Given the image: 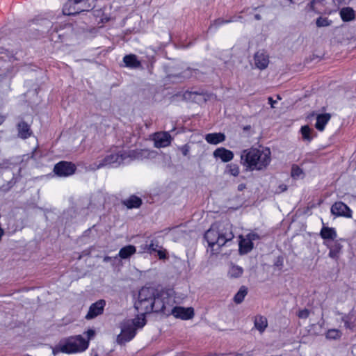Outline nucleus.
Masks as SVG:
<instances>
[{
    "instance_id": "f257e3e1",
    "label": "nucleus",
    "mask_w": 356,
    "mask_h": 356,
    "mask_svg": "<svg viewBox=\"0 0 356 356\" xmlns=\"http://www.w3.org/2000/svg\"><path fill=\"white\" fill-rule=\"evenodd\" d=\"M154 152L148 149H139L127 152L123 149H118L107 154L104 159L95 163L92 169L96 170L103 167L116 168L131 159H144L153 157Z\"/></svg>"
},
{
    "instance_id": "f03ea898",
    "label": "nucleus",
    "mask_w": 356,
    "mask_h": 356,
    "mask_svg": "<svg viewBox=\"0 0 356 356\" xmlns=\"http://www.w3.org/2000/svg\"><path fill=\"white\" fill-rule=\"evenodd\" d=\"M271 161V152L264 147L244 149L241 154V163L250 170L266 169Z\"/></svg>"
},
{
    "instance_id": "7ed1b4c3",
    "label": "nucleus",
    "mask_w": 356,
    "mask_h": 356,
    "mask_svg": "<svg viewBox=\"0 0 356 356\" xmlns=\"http://www.w3.org/2000/svg\"><path fill=\"white\" fill-rule=\"evenodd\" d=\"M234 238L232 225L228 221L216 222L204 234V238L212 251L218 249Z\"/></svg>"
},
{
    "instance_id": "20e7f679",
    "label": "nucleus",
    "mask_w": 356,
    "mask_h": 356,
    "mask_svg": "<svg viewBox=\"0 0 356 356\" xmlns=\"http://www.w3.org/2000/svg\"><path fill=\"white\" fill-rule=\"evenodd\" d=\"M88 348V340L81 335L64 338L55 347V350L67 354L84 352Z\"/></svg>"
},
{
    "instance_id": "39448f33",
    "label": "nucleus",
    "mask_w": 356,
    "mask_h": 356,
    "mask_svg": "<svg viewBox=\"0 0 356 356\" xmlns=\"http://www.w3.org/2000/svg\"><path fill=\"white\" fill-rule=\"evenodd\" d=\"M154 293L155 289L152 287H143L140 290L138 300L134 303L138 313L145 314L152 312Z\"/></svg>"
},
{
    "instance_id": "423d86ee",
    "label": "nucleus",
    "mask_w": 356,
    "mask_h": 356,
    "mask_svg": "<svg viewBox=\"0 0 356 356\" xmlns=\"http://www.w3.org/2000/svg\"><path fill=\"white\" fill-rule=\"evenodd\" d=\"M95 0H69L63 6L64 15H73L89 11L95 7Z\"/></svg>"
},
{
    "instance_id": "0eeeda50",
    "label": "nucleus",
    "mask_w": 356,
    "mask_h": 356,
    "mask_svg": "<svg viewBox=\"0 0 356 356\" xmlns=\"http://www.w3.org/2000/svg\"><path fill=\"white\" fill-rule=\"evenodd\" d=\"M173 298L170 296L167 292L159 293L155 289L154 295V305H152V312H162L164 314H168V309L170 305H173Z\"/></svg>"
},
{
    "instance_id": "6e6552de",
    "label": "nucleus",
    "mask_w": 356,
    "mask_h": 356,
    "mask_svg": "<svg viewBox=\"0 0 356 356\" xmlns=\"http://www.w3.org/2000/svg\"><path fill=\"white\" fill-rule=\"evenodd\" d=\"M132 323L124 321L121 327V332L117 337L119 343H124L133 339L136 334V330L131 326Z\"/></svg>"
},
{
    "instance_id": "1a4fd4ad",
    "label": "nucleus",
    "mask_w": 356,
    "mask_h": 356,
    "mask_svg": "<svg viewBox=\"0 0 356 356\" xmlns=\"http://www.w3.org/2000/svg\"><path fill=\"white\" fill-rule=\"evenodd\" d=\"M76 167L74 164L67 161L58 163L54 168V172L59 177H68L73 175Z\"/></svg>"
},
{
    "instance_id": "9d476101",
    "label": "nucleus",
    "mask_w": 356,
    "mask_h": 356,
    "mask_svg": "<svg viewBox=\"0 0 356 356\" xmlns=\"http://www.w3.org/2000/svg\"><path fill=\"white\" fill-rule=\"evenodd\" d=\"M171 314L176 318L187 320L191 318L193 315V309L191 307L184 308L182 307H174L170 305L168 309V314Z\"/></svg>"
},
{
    "instance_id": "9b49d317",
    "label": "nucleus",
    "mask_w": 356,
    "mask_h": 356,
    "mask_svg": "<svg viewBox=\"0 0 356 356\" xmlns=\"http://www.w3.org/2000/svg\"><path fill=\"white\" fill-rule=\"evenodd\" d=\"M172 140V136L167 131L157 132L153 135L154 146L157 148L166 147L169 146Z\"/></svg>"
},
{
    "instance_id": "f8f14e48",
    "label": "nucleus",
    "mask_w": 356,
    "mask_h": 356,
    "mask_svg": "<svg viewBox=\"0 0 356 356\" xmlns=\"http://www.w3.org/2000/svg\"><path fill=\"white\" fill-rule=\"evenodd\" d=\"M269 64V56L264 50L257 51L254 56V66L262 70L266 69Z\"/></svg>"
},
{
    "instance_id": "ddd939ff",
    "label": "nucleus",
    "mask_w": 356,
    "mask_h": 356,
    "mask_svg": "<svg viewBox=\"0 0 356 356\" xmlns=\"http://www.w3.org/2000/svg\"><path fill=\"white\" fill-rule=\"evenodd\" d=\"M331 212L337 216L352 218V211L342 202H335L331 207Z\"/></svg>"
},
{
    "instance_id": "4468645a",
    "label": "nucleus",
    "mask_w": 356,
    "mask_h": 356,
    "mask_svg": "<svg viewBox=\"0 0 356 356\" xmlns=\"http://www.w3.org/2000/svg\"><path fill=\"white\" fill-rule=\"evenodd\" d=\"M149 254H152L156 253L159 259H165L167 258V251L163 247L159 245L156 238L148 241Z\"/></svg>"
},
{
    "instance_id": "2eb2a0df",
    "label": "nucleus",
    "mask_w": 356,
    "mask_h": 356,
    "mask_svg": "<svg viewBox=\"0 0 356 356\" xmlns=\"http://www.w3.org/2000/svg\"><path fill=\"white\" fill-rule=\"evenodd\" d=\"M106 302L104 300H99L92 304L89 308L88 314L86 315V318L88 320L92 319L102 314Z\"/></svg>"
},
{
    "instance_id": "dca6fc26",
    "label": "nucleus",
    "mask_w": 356,
    "mask_h": 356,
    "mask_svg": "<svg viewBox=\"0 0 356 356\" xmlns=\"http://www.w3.org/2000/svg\"><path fill=\"white\" fill-rule=\"evenodd\" d=\"M213 156L220 159L222 162H229L234 158V153L224 147H218L213 152Z\"/></svg>"
},
{
    "instance_id": "f3484780",
    "label": "nucleus",
    "mask_w": 356,
    "mask_h": 356,
    "mask_svg": "<svg viewBox=\"0 0 356 356\" xmlns=\"http://www.w3.org/2000/svg\"><path fill=\"white\" fill-rule=\"evenodd\" d=\"M331 117V114L327 113L317 114L316 116L315 128L320 131H323L325 129V125L330 120Z\"/></svg>"
},
{
    "instance_id": "a211bd4d",
    "label": "nucleus",
    "mask_w": 356,
    "mask_h": 356,
    "mask_svg": "<svg viewBox=\"0 0 356 356\" xmlns=\"http://www.w3.org/2000/svg\"><path fill=\"white\" fill-rule=\"evenodd\" d=\"M123 62L126 67L137 69L141 67V62L135 54L126 55L123 58Z\"/></svg>"
},
{
    "instance_id": "6ab92c4d",
    "label": "nucleus",
    "mask_w": 356,
    "mask_h": 356,
    "mask_svg": "<svg viewBox=\"0 0 356 356\" xmlns=\"http://www.w3.org/2000/svg\"><path fill=\"white\" fill-rule=\"evenodd\" d=\"M241 16L238 17H232L229 19L224 20L222 19L218 18L216 20H214L209 26V31L210 32H214L216 31L220 26H221L223 24H226L230 22H234L238 21V19H241Z\"/></svg>"
},
{
    "instance_id": "aec40b11",
    "label": "nucleus",
    "mask_w": 356,
    "mask_h": 356,
    "mask_svg": "<svg viewBox=\"0 0 356 356\" xmlns=\"http://www.w3.org/2000/svg\"><path fill=\"white\" fill-rule=\"evenodd\" d=\"M239 238V250L241 253L247 254L250 252L253 248V243L250 241L247 236H240Z\"/></svg>"
},
{
    "instance_id": "412c9836",
    "label": "nucleus",
    "mask_w": 356,
    "mask_h": 356,
    "mask_svg": "<svg viewBox=\"0 0 356 356\" xmlns=\"http://www.w3.org/2000/svg\"><path fill=\"white\" fill-rule=\"evenodd\" d=\"M205 140L208 143L217 145L225 140V136L221 133L208 134L205 136Z\"/></svg>"
},
{
    "instance_id": "4be33fe9",
    "label": "nucleus",
    "mask_w": 356,
    "mask_h": 356,
    "mask_svg": "<svg viewBox=\"0 0 356 356\" xmlns=\"http://www.w3.org/2000/svg\"><path fill=\"white\" fill-rule=\"evenodd\" d=\"M243 273V268L233 264H231L227 270V276L229 278H238Z\"/></svg>"
},
{
    "instance_id": "5701e85b",
    "label": "nucleus",
    "mask_w": 356,
    "mask_h": 356,
    "mask_svg": "<svg viewBox=\"0 0 356 356\" xmlns=\"http://www.w3.org/2000/svg\"><path fill=\"white\" fill-rule=\"evenodd\" d=\"M18 134L22 138H27L31 135L29 125L24 122H21L18 124Z\"/></svg>"
},
{
    "instance_id": "b1692460",
    "label": "nucleus",
    "mask_w": 356,
    "mask_h": 356,
    "mask_svg": "<svg viewBox=\"0 0 356 356\" xmlns=\"http://www.w3.org/2000/svg\"><path fill=\"white\" fill-rule=\"evenodd\" d=\"M254 327L260 332H263L268 326L267 318L263 316H257L254 318Z\"/></svg>"
},
{
    "instance_id": "393cba45",
    "label": "nucleus",
    "mask_w": 356,
    "mask_h": 356,
    "mask_svg": "<svg viewBox=\"0 0 356 356\" xmlns=\"http://www.w3.org/2000/svg\"><path fill=\"white\" fill-rule=\"evenodd\" d=\"M320 235L325 240H334L337 237L335 229L328 227H323L321 230Z\"/></svg>"
},
{
    "instance_id": "a878e982",
    "label": "nucleus",
    "mask_w": 356,
    "mask_h": 356,
    "mask_svg": "<svg viewBox=\"0 0 356 356\" xmlns=\"http://www.w3.org/2000/svg\"><path fill=\"white\" fill-rule=\"evenodd\" d=\"M170 235L172 237L174 241H177L185 236L186 231L182 226H177L170 230Z\"/></svg>"
},
{
    "instance_id": "bb28decb",
    "label": "nucleus",
    "mask_w": 356,
    "mask_h": 356,
    "mask_svg": "<svg viewBox=\"0 0 356 356\" xmlns=\"http://www.w3.org/2000/svg\"><path fill=\"white\" fill-rule=\"evenodd\" d=\"M136 252V247L131 245H127L120 249L118 256L121 259H127Z\"/></svg>"
},
{
    "instance_id": "cd10ccee",
    "label": "nucleus",
    "mask_w": 356,
    "mask_h": 356,
    "mask_svg": "<svg viewBox=\"0 0 356 356\" xmlns=\"http://www.w3.org/2000/svg\"><path fill=\"white\" fill-rule=\"evenodd\" d=\"M340 16L343 21L348 22L355 18V12L353 9L350 7L343 8L340 10Z\"/></svg>"
},
{
    "instance_id": "c85d7f7f",
    "label": "nucleus",
    "mask_w": 356,
    "mask_h": 356,
    "mask_svg": "<svg viewBox=\"0 0 356 356\" xmlns=\"http://www.w3.org/2000/svg\"><path fill=\"white\" fill-rule=\"evenodd\" d=\"M135 318L131 320H127L128 322H131V326L134 327V329L142 328L146 323L145 314L139 313Z\"/></svg>"
},
{
    "instance_id": "c756f323",
    "label": "nucleus",
    "mask_w": 356,
    "mask_h": 356,
    "mask_svg": "<svg viewBox=\"0 0 356 356\" xmlns=\"http://www.w3.org/2000/svg\"><path fill=\"white\" fill-rule=\"evenodd\" d=\"M325 338L327 340L338 341L340 340L342 336V332L339 329H329L325 332Z\"/></svg>"
},
{
    "instance_id": "7c9ffc66",
    "label": "nucleus",
    "mask_w": 356,
    "mask_h": 356,
    "mask_svg": "<svg viewBox=\"0 0 356 356\" xmlns=\"http://www.w3.org/2000/svg\"><path fill=\"white\" fill-rule=\"evenodd\" d=\"M124 204L129 209L138 208L142 204V200L137 196L131 195L124 201Z\"/></svg>"
},
{
    "instance_id": "2f4dec72",
    "label": "nucleus",
    "mask_w": 356,
    "mask_h": 356,
    "mask_svg": "<svg viewBox=\"0 0 356 356\" xmlns=\"http://www.w3.org/2000/svg\"><path fill=\"white\" fill-rule=\"evenodd\" d=\"M247 293L248 289L244 286H241L234 297V302L237 304L241 303L243 301Z\"/></svg>"
},
{
    "instance_id": "473e14b6",
    "label": "nucleus",
    "mask_w": 356,
    "mask_h": 356,
    "mask_svg": "<svg viewBox=\"0 0 356 356\" xmlns=\"http://www.w3.org/2000/svg\"><path fill=\"white\" fill-rule=\"evenodd\" d=\"M327 246L330 248L329 256L331 258L337 259L341 249V245L336 243L334 245H327Z\"/></svg>"
},
{
    "instance_id": "72a5a7b5",
    "label": "nucleus",
    "mask_w": 356,
    "mask_h": 356,
    "mask_svg": "<svg viewBox=\"0 0 356 356\" xmlns=\"http://www.w3.org/2000/svg\"><path fill=\"white\" fill-rule=\"evenodd\" d=\"M291 176L294 179H300L303 177L304 173L300 167L297 165H293L291 169Z\"/></svg>"
},
{
    "instance_id": "f704fd0d",
    "label": "nucleus",
    "mask_w": 356,
    "mask_h": 356,
    "mask_svg": "<svg viewBox=\"0 0 356 356\" xmlns=\"http://www.w3.org/2000/svg\"><path fill=\"white\" fill-rule=\"evenodd\" d=\"M302 138L305 140H310V128L308 125H305L301 127L300 129Z\"/></svg>"
},
{
    "instance_id": "c9c22d12",
    "label": "nucleus",
    "mask_w": 356,
    "mask_h": 356,
    "mask_svg": "<svg viewBox=\"0 0 356 356\" xmlns=\"http://www.w3.org/2000/svg\"><path fill=\"white\" fill-rule=\"evenodd\" d=\"M227 172L230 175L236 177L239 174V168L237 165L230 164L227 166Z\"/></svg>"
},
{
    "instance_id": "e433bc0d",
    "label": "nucleus",
    "mask_w": 356,
    "mask_h": 356,
    "mask_svg": "<svg viewBox=\"0 0 356 356\" xmlns=\"http://www.w3.org/2000/svg\"><path fill=\"white\" fill-rule=\"evenodd\" d=\"M331 21H330L327 17H319L316 20V25L318 27L327 26L330 24Z\"/></svg>"
},
{
    "instance_id": "4c0bfd02",
    "label": "nucleus",
    "mask_w": 356,
    "mask_h": 356,
    "mask_svg": "<svg viewBox=\"0 0 356 356\" xmlns=\"http://www.w3.org/2000/svg\"><path fill=\"white\" fill-rule=\"evenodd\" d=\"M12 54L7 49L1 48L0 51V58L4 59L6 57H10Z\"/></svg>"
},
{
    "instance_id": "58836bf2",
    "label": "nucleus",
    "mask_w": 356,
    "mask_h": 356,
    "mask_svg": "<svg viewBox=\"0 0 356 356\" xmlns=\"http://www.w3.org/2000/svg\"><path fill=\"white\" fill-rule=\"evenodd\" d=\"M309 311L307 309L300 310L298 313V317L300 318H307V317H309Z\"/></svg>"
},
{
    "instance_id": "ea45409f",
    "label": "nucleus",
    "mask_w": 356,
    "mask_h": 356,
    "mask_svg": "<svg viewBox=\"0 0 356 356\" xmlns=\"http://www.w3.org/2000/svg\"><path fill=\"white\" fill-rule=\"evenodd\" d=\"M246 236L248 238H250V241L252 243L254 241L259 240L260 238L259 236L258 235V234H257L255 232H250V233L248 234Z\"/></svg>"
},
{
    "instance_id": "a19ab883",
    "label": "nucleus",
    "mask_w": 356,
    "mask_h": 356,
    "mask_svg": "<svg viewBox=\"0 0 356 356\" xmlns=\"http://www.w3.org/2000/svg\"><path fill=\"white\" fill-rule=\"evenodd\" d=\"M149 253V248H148V241L145 242V243L140 245L139 253Z\"/></svg>"
},
{
    "instance_id": "79ce46f5",
    "label": "nucleus",
    "mask_w": 356,
    "mask_h": 356,
    "mask_svg": "<svg viewBox=\"0 0 356 356\" xmlns=\"http://www.w3.org/2000/svg\"><path fill=\"white\" fill-rule=\"evenodd\" d=\"M84 334L87 337V339H86V340H88V342H89L90 340L94 337V336L95 334V332L94 330L89 329L86 332H84Z\"/></svg>"
},
{
    "instance_id": "37998d69",
    "label": "nucleus",
    "mask_w": 356,
    "mask_h": 356,
    "mask_svg": "<svg viewBox=\"0 0 356 356\" xmlns=\"http://www.w3.org/2000/svg\"><path fill=\"white\" fill-rule=\"evenodd\" d=\"M343 321L344 322V327L347 329H353V325L350 323V321L347 319L346 317L343 318Z\"/></svg>"
},
{
    "instance_id": "c03bdc74",
    "label": "nucleus",
    "mask_w": 356,
    "mask_h": 356,
    "mask_svg": "<svg viewBox=\"0 0 356 356\" xmlns=\"http://www.w3.org/2000/svg\"><path fill=\"white\" fill-rule=\"evenodd\" d=\"M180 149L181 150L183 155H184V156H186L188 154L189 150H190V147L187 145L182 146Z\"/></svg>"
},
{
    "instance_id": "a18cd8bd",
    "label": "nucleus",
    "mask_w": 356,
    "mask_h": 356,
    "mask_svg": "<svg viewBox=\"0 0 356 356\" xmlns=\"http://www.w3.org/2000/svg\"><path fill=\"white\" fill-rule=\"evenodd\" d=\"M268 103L270 104V107L275 108V104L277 103V100H274L273 99V97H269L268 98Z\"/></svg>"
},
{
    "instance_id": "49530a36",
    "label": "nucleus",
    "mask_w": 356,
    "mask_h": 356,
    "mask_svg": "<svg viewBox=\"0 0 356 356\" xmlns=\"http://www.w3.org/2000/svg\"><path fill=\"white\" fill-rule=\"evenodd\" d=\"M110 18L107 16H102L100 17L99 19V22L104 24V23H106L109 21Z\"/></svg>"
},
{
    "instance_id": "de8ad7c7",
    "label": "nucleus",
    "mask_w": 356,
    "mask_h": 356,
    "mask_svg": "<svg viewBox=\"0 0 356 356\" xmlns=\"http://www.w3.org/2000/svg\"><path fill=\"white\" fill-rule=\"evenodd\" d=\"M279 188H280V191L283 192L286 190V185H280Z\"/></svg>"
},
{
    "instance_id": "09e8293b",
    "label": "nucleus",
    "mask_w": 356,
    "mask_h": 356,
    "mask_svg": "<svg viewBox=\"0 0 356 356\" xmlns=\"http://www.w3.org/2000/svg\"><path fill=\"white\" fill-rule=\"evenodd\" d=\"M111 260V258L110 257H105L104 258V261H105V262H108V261H109Z\"/></svg>"
},
{
    "instance_id": "8fccbe9b",
    "label": "nucleus",
    "mask_w": 356,
    "mask_h": 356,
    "mask_svg": "<svg viewBox=\"0 0 356 356\" xmlns=\"http://www.w3.org/2000/svg\"><path fill=\"white\" fill-rule=\"evenodd\" d=\"M4 117L2 115H0V124H1L4 122Z\"/></svg>"
},
{
    "instance_id": "3c124183",
    "label": "nucleus",
    "mask_w": 356,
    "mask_h": 356,
    "mask_svg": "<svg viewBox=\"0 0 356 356\" xmlns=\"http://www.w3.org/2000/svg\"><path fill=\"white\" fill-rule=\"evenodd\" d=\"M185 74H186V75L184 76V77H188V74L191 73V71L190 70H188L187 72H184Z\"/></svg>"
},
{
    "instance_id": "603ef678",
    "label": "nucleus",
    "mask_w": 356,
    "mask_h": 356,
    "mask_svg": "<svg viewBox=\"0 0 356 356\" xmlns=\"http://www.w3.org/2000/svg\"><path fill=\"white\" fill-rule=\"evenodd\" d=\"M254 18H255L256 19H257V20H259V19H261V17H260L259 15H258V14H257V15H254Z\"/></svg>"
},
{
    "instance_id": "864d4df0",
    "label": "nucleus",
    "mask_w": 356,
    "mask_h": 356,
    "mask_svg": "<svg viewBox=\"0 0 356 356\" xmlns=\"http://www.w3.org/2000/svg\"><path fill=\"white\" fill-rule=\"evenodd\" d=\"M307 6L308 7H312V1H309L308 3H307Z\"/></svg>"
},
{
    "instance_id": "5fc2aeb1",
    "label": "nucleus",
    "mask_w": 356,
    "mask_h": 356,
    "mask_svg": "<svg viewBox=\"0 0 356 356\" xmlns=\"http://www.w3.org/2000/svg\"><path fill=\"white\" fill-rule=\"evenodd\" d=\"M242 188H243V186H242V185H239V186H238V189H239V190H242Z\"/></svg>"
},
{
    "instance_id": "6e6d98bb",
    "label": "nucleus",
    "mask_w": 356,
    "mask_h": 356,
    "mask_svg": "<svg viewBox=\"0 0 356 356\" xmlns=\"http://www.w3.org/2000/svg\"><path fill=\"white\" fill-rule=\"evenodd\" d=\"M277 99H281V97H280V95H277Z\"/></svg>"
},
{
    "instance_id": "4d7b16f0",
    "label": "nucleus",
    "mask_w": 356,
    "mask_h": 356,
    "mask_svg": "<svg viewBox=\"0 0 356 356\" xmlns=\"http://www.w3.org/2000/svg\"><path fill=\"white\" fill-rule=\"evenodd\" d=\"M318 0H313V3L317 2Z\"/></svg>"
}]
</instances>
